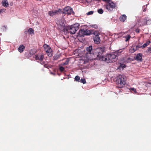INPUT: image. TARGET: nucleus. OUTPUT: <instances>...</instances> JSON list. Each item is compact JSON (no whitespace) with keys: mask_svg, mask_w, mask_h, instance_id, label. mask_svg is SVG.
<instances>
[{"mask_svg":"<svg viewBox=\"0 0 151 151\" xmlns=\"http://www.w3.org/2000/svg\"><path fill=\"white\" fill-rule=\"evenodd\" d=\"M118 59L117 56L114 54H108L105 56L101 57L100 60L104 61L107 63H112L116 61Z\"/></svg>","mask_w":151,"mask_h":151,"instance_id":"nucleus-1","label":"nucleus"},{"mask_svg":"<svg viewBox=\"0 0 151 151\" xmlns=\"http://www.w3.org/2000/svg\"><path fill=\"white\" fill-rule=\"evenodd\" d=\"M104 50V47H99L93 50V57L95 58L96 57L98 59L100 60V58L102 57H104L102 55L103 53Z\"/></svg>","mask_w":151,"mask_h":151,"instance_id":"nucleus-2","label":"nucleus"},{"mask_svg":"<svg viewBox=\"0 0 151 151\" xmlns=\"http://www.w3.org/2000/svg\"><path fill=\"white\" fill-rule=\"evenodd\" d=\"M126 78L123 75L119 76L116 80V82L119 84L120 88H122L125 84Z\"/></svg>","mask_w":151,"mask_h":151,"instance_id":"nucleus-3","label":"nucleus"},{"mask_svg":"<svg viewBox=\"0 0 151 151\" xmlns=\"http://www.w3.org/2000/svg\"><path fill=\"white\" fill-rule=\"evenodd\" d=\"M86 50L88 52L86 54V56L87 57L88 59L89 60H92L94 59L95 58L93 57V54H92L91 51L93 52V50H92V46H90L89 47H87L86 48Z\"/></svg>","mask_w":151,"mask_h":151,"instance_id":"nucleus-4","label":"nucleus"},{"mask_svg":"<svg viewBox=\"0 0 151 151\" xmlns=\"http://www.w3.org/2000/svg\"><path fill=\"white\" fill-rule=\"evenodd\" d=\"M79 24L78 23H76L73 25H71L69 28V32L70 34H74L76 31L78 29Z\"/></svg>","mask_w":151,"mask_h":151,"instance_id":"nucleus-5","label":"nucleus"},{"mask_svg":"<svg viewBox=\"0 0 151 151\" xmlns=\"http://www.w3.org/2000/svg\"><path fill=\"white\" fill-rule=\"evenodd\" d=\"M106 7L108 11H112L115 8V4L113 2L110 1L106 5Z\"/></svg>","mask_w":151,"mask_h":151,"instance_id":"nucleus-6","label":"nucleus"},{"mask_svg":"<svg viewBox=\"0 0 151 151\" xmlns=\"http://www.w3.org/2000/svg\"><path fill=\"white\" fill-rule=\"evenodd\" d=\"M43 47L47 55L49 57H52V50L50 46L46 44H45L43 46Z\"/></svg>","mask_w":151,"mask_h":151,"instance_id":"nucleus-7","label":"nucleus"},{"mask_svg":"<svg viewBox=\"0 0 151 151\" xmlns=\"http://www.w3.org/2000/svg\"><path fill=\"white\" fill-rule=\"evenodd\" d=\"M63 13L65 14H70L72 13L74 14L72 8L69 6H67L63 9Z\"/></svg>","mask_w":151,"mask_h":151,"instance_id":"nucleus-8","label":"nucleus"},{"mask_svg":"<svg viewBox=\"0 0 151 151\" xmlns=\"http://www.w3.org/2000/svg\"><path fill=\"white\" fill-rule=\"evenodd\" d=\"M94 34L95 35L93 38L94 42L96 44H99L100 42V39L99 37L100 34L99 32L96 31L94 32Z\"/></svg>","mask_w":151,"mask_h":151,"instance_id":"nucleus-9","label":"nucleus"},{"mask_svg":"<svg viewBox=\"0 0 151 151\" xmlns=\"http://www.w3.org/2000/svg\"><path fill=\"white\" fill-rule=\"evenodd\" d=\"M61 12V10L59 9L58 11L56 10L54 11H50L49 12L48 14L50 16H52L54 15L57 14L59 13H60Z\"/></svg>","mask_w":151,"mask_h":151,"instance_id":"nucleus-10","label":"nucleus"},{"mask_svg":"<svg viewBox=\"0 0 151 151\" xmlns=\"http://www.w3.org/2000/svg\"><path fill=\"white\" fill-rule=\"evenodd\" d=\"M142 24H141L140 25H143L146 24H149L151 23V20H147V19H144L142 20L141 21Z\"/></svg>","mask_w":151,"mask_h":151,"instance_id":"nucleus-11","label":"nucleus"},{"mask_svg":"<svg viewBox=\"0 0 151 151\" xmlns=\"http://www.w3.org/2000/svg\"><path fill=\"white\" fill-rule=\"evenodd\" d=\"M35 58L37 60L42 61L44 58V55L43 54H39L35 56Z\"/></svg>","mask_w":151,"mask_h":151,"instance_id":"nucleus-12","label":"nucleus"},{"mask_svg":"<svg viewBox=\"0 0 151 151\" xmlns=\"http://www.w3.org/2000/svg\"><path fill=\"white\" fill-rule=\"evenodd\" d=\"M142 55L141 53H139L136 56V59L138 60L139 61H142Z\"/></svg>","mask_w":151,"mask_h":151,"instance_id":"nucleus-13","label":"nucleus"},{"mask_svg":"<svg viewBox=\"0 0 151 151\" xmlns=\"http://www.w3.org/2000/svg\"><path fill=\"white\" fill-rule=\"evenodd\" d=\"M1 3L2 6L6 7H7L9 5L8 2L7 0H3Z\"/></svg>","mask_w":151,"mask_h":151,"instance_id":"nucleus-14","label":"nucleus"},{"mask_svg":"<svg viewBox=\"0 0 151 151\" xmlns=\"http://www.w3.org/2000/svg\"><path fill=\"white\" fill-rule=\"evenodd\" d=\"M127 17L125 14L121 15L119 17V19L121 22H124L127 19Z\"/></svg>","mask_w":151,"mask_h":151,"instance_id":"nucleus-15","label":"nucleus"},{"mask_svg":"<svg viewBox=\"0 0 151 151\" xmlns=\"http://www.w3.org/2000/svg\"><path fill=\"white\" fill-rule=\"evenodd\" d=\"M151 42L150 40L147 41L146 43L142 45L141 46V48L143 49L146 47L148 45L150 44Z\"/></svg>","mask_w":151,"mask_h":151,"instance_id":"nucleus-16","label":"nucleus"},{"mask_svg":"<svg viewBox=\"0 0 151 151\" xmlns=\"http://www.w3.org/2000/svg\"><path fill=\"white\" fill-rule=\"evenodd\" d=\"M25 48V47L23 45H20L18 48V50L20 52H22Z\"/></svg>","mask_w":151,"mask_h":151,"instance_id":"nucleus-17","label":"nucleus"},{"mask_svg":"<svg viewBox=\"0 0 151 151\" xmlns=\"http://www.w3.org/2000/svg\"><path fill=\"white\" fill-rule=\"evenodd\" d=\"M85 30L81 29L79 30L78 34L80 36H82L85 35Z\"/></svg>","mask_w":151,"mask_h":151,"instance_id":"nucleus-18","label":"nucleus"},{"mask_svg":"<svg viewBox=\"0 0 151 151\" xmlns=\"http://www.w3.org/2000/svg\"><path fill=\"white\" fill-rule=\"evenodd\" d=\"M137 50L136 47L135 46L132 47L129 50V51L131 53H132L134 52Z\"/></svg>","mask_w":151,"mask_h":151,"instance_id":"nucleus-19","label":"nucleus"},{"mask_svg":"<svg viewBox=\"0 0 151 151\" xmlns=\"http://www.w3.org/2000/svg\"><path fill=\"white\" fill-rule=\"evenodd\" d=\"M145 52L148 55L151 53V45L146 50Z\"/></svg>","mask_w":151,"mask_h":151,"instance_id":"nucleus-20","label":"nucleus"},{"mask_svg":"<svg viewBox=\"0 0 151 151\" xmlns=\"http://www.w3.org/2000/svg\"><path fill=\"white\" fill-rule=\"evenodd\" d=\"M28 32L30 34H33L34 30L32 28H30L28 29Z\"/></svg>","mask_w":151,"mask_h":151,"instance_id":"nucleus-21","label":"nucleus"},{"mask_svg":"<svg viewBox=\"0 0 151 151\" xmlns=\"http://www.w3.org/2000/svg\"><path fill=\"white\" fill-rule=\"evenodd\" d=\"M85 35H90L91 32L89 30H85Z\"/></svg>","mask_w":151,"mask_h":151,"instance_id":"nucleus-22","label":"nucleus"},{"mask_svg":"<svg viewBox=\"0 0 151 151\" xmlns=\"http://www.w3.org/2000/svg\"><path fill=\"white\" fill-rule=\"evenodd\" d=\"M130 36L129 35H127L124 37L126 39L125 40V41H127L130 38Z\"/></svg>","mask_w":151,"mask_h":151,"instance_id":"nucleus-23","label":"nucleus"},{"mask_svg":"<svg viewBox=\"0 0 151 151\" xmlns=\"http://www.w3.org/2000/svg\"><path fill=\"white\" fill-rule=\"evenodd\" d=\"M126 67L125 65L123 64H120L119 67V69H121V68L123 69Z\"/></svg>","mask_w":151,"mask_h":151,"instance_id":"nucleus-24","label":"nucleus"},{"mask_svg":"<svg viewBox=\"0 0 151 151\" xmlns=\"http://www.w3.org/2000/svg\"><path fill=\"white\" fill-rule=\"evenodd\" d=\"M98 12L99 14H102L104 11L102 9H100L98 10Z\"/></svg>","mask_w":151,"mask_h":151,"instance_id":"nucleus-25","label":"nucleus"},{"mask_svg":"<svg viewBox=\"0 0 151 151\" xmlns=\"http://www.w3.org/2000/svg\"><path fill=\"white\" fill-rule=\"evenodd\" d=\"M76 81H79L80 80V77L78 76H76L75 77V78Z\"/></svg>","mask_w":151,"mask_h":151,"instance_id":"nucleus-26","label":"nucleus"},{"mask_svg":"<svg viewBox=\"0 0 151 151\" xmlns=\"http://www.w3.org/2000/svg\"><path fill=\"white\" fill-rule=\"evenodd\" d=\"M68 62H69L68 60H66V61L65 63H63L61 64L63 65H67L68 64Z\"/></svg>","mask_w":151,"mask_h":151,"instance_id":"nucleus-27","label":"nucleus"},{"mask_svg":"<svg viewBox=\"0 0 151 151\" xmlns=\"http://www.w3.org/2000/svg\"><path fill=\"white\" fill-rule=\"evenodd\" d=\"M81 82L83 84L86 83V80L85 79H81Z\"/></svg>","mask_w":151,"mask_h":151,"instance_id":"nucleus-28","label":"nucleus"},{"mask_svg":"<svg viewBox=\"0 0 151 151\" xmlns=\"http://www.w3.org/2000/svg\"><path fill=\"white\" fill-rule=\"evenodd\" d=\"M93 12L92 11H91L88 12L87 13V15H89L90 14H93Z\"/></svg>","mask_w":151,"mask_h":151,"instance_id":"nucleus-29","label":"nucleus"},{"mask_svg":"<svg viewBox=\"0 0 151 151\" xmlns=\"http://www.w3.org/2000/svg\"><path fill=\"white\" fill-rule=\"evenodd\" d=\"M59 69L61 71H63L64 70V68L63 67L60 66V67Z\"/></svg>","mask_w":151,"mask_h":151,"instance_id":"nucleus-30","label":"nucleus"},{"mask_svg":"<svg viewBox=\"0 0 151 151\" xmlns=\"http://www.w3.org/2000/svg\"><path fill=\"white\" fill-rule=\"evenodd\" d=\"M137 50H138L139 48H141V46L139 45H137L135 46Z\"/></svg>","mask_w":151,"mask_h":151,"instance_id":"nucleus-31","label":"nucleus"},{"mask_svg":"<svg viewBox=\"0 0 151 151\" xmlns=\"http://www.w3.org/2000/svg\"><path fill=\"white\" fill-rule=\"evenodd\" d=\"M131 89L132 91H134L135 93H136V92H137L135 88H132Z\"/></svg>","mask_w":151,"mask_h":151,"instance_id":"nucleus-32","label":"nucleus"},{"mask_svg":"<svg viewBox=\"0 0 151 151\" xmlns=\"http://www.w3.org/2000/svg\"><path fill=\"white\" fill-rule=\"evenodd\" d=\"M5 10L6 9H2L0 10V11L1 13L2 12H4L5 11Z\"/></svg>","mask_w":151,"mask_h":151,"instance_id":"nucleus-33","label":"nucleus"},{"mask_svg":"<svg viewBox=\"0 0 151 151\" xmlns=\"http://www.w3.org/2000/svg\"><path fill=\"white\" fill-rule=\"evenodd\" d=\"M92 27L95 28H97L98 27L96 25H94L92 26Z\"/></svg>","mask_w":151,"mask_h":151,"instance_id":"nucleus-34","label":"nucleus"},{"mask_svg":"<svg viewBox=\"0 0 151 151\" xmlns=\"http://www.w3.org/2000/svg\"><path fill=\"white\" fill-rule=\"evenodd\" d=\"M103 1H105L107 3L109 2L110 1V0H102Z\"/></svg>","mask_w":151,"mask_h":151,"instance_id":"nucleus-35","label":"nucleus"},{"mask_svg":"<svg viewBox=\"0 0 151 151\" xmlns=\"http://www.w3.org/2000/svg\"><path fill=\"white\" fill-rule=\"evenodd\" d=\"M135 31L137 32L138 33L139 32V29H136Z\"/></svg>","mask_w":151,"mask_h":151,"instance_id":"nucleus-36","label":"nucleus"},{"mask_svg":"<svg viewBox=\"0 0 151 151\" xmlns=\"http://www.w3.org/2000/svg\"><path fill=\"white\" fill-rule=\"evenodd\" d=\"M130 58H128L127 59V60L126 61V62H129L130 61Z\"/></svg>","mask_w":151,"mask_h":151,"instance_id":"nucleus-37","label":"nucleus"},{"mask_svg":"<svg viewBox=\"0 0 151 151\" xmlns=\"http://www.w3.org/2000/svg\"><path fill=\"white\" fill-rule=\"evenodd\" d=\"M123 50V49H121L118 51V52L119 53H121Z\"/></svg>","mask_w":151,"mask_h":151,"instance_id":"nucleus-38","label":"nucleus"},{"mask_svg":"<svg viewBox=\"0 0 151 151\" xmlns=\"http://www.w3.org/2000/svg\"><path fill=\"white\" fill-rule=\"evenodd\" d=\"M3 27L5 28L6 29V26H3Z\"/></svg>","mask_w":151,"mask_h":151,"instance_id":"nucleus-39","label":"nucleus"},{"mask_svg":"<svg viewBox=\"0 0 151 151\" xmlns=\"http://www.w3.org/2000/svg\"><path fill=\"white\" fill-rule=\"evenodd\" d=\"M146 11V10H145V9H144V10H143V11Z\"/></svg>","mask_w":151,"mask_h":151,"instance_id":"nucleus-40","label":"nucleus"},{"mask_svg":"<svg viewBox=\"0 0 151 151\" xmlns=\"http://www.w3.org/2000/svg\"><path fill=\"white\" fill-rule=\"evenodd\" d=\"M115 35L117 36V35Z\"/></svg>","mask_w":151,"mask_h":151,"instance_id":"nucleus-41","label":"nucleus"}]
</instances>
